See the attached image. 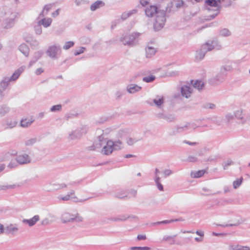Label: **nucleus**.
<instances>
[{
    "label": "nucleus",
    "mask_w": 250,
    "mask_h": 250,
    "mask_svg": "<svg viewBox=\"0 0 250 250\" xmlns=\"http://www.w3.org/2000/svg\"><path fill=\"white\" fill-rule=\"evenodd\" d=\"M122 143L118 141L114 143L111 140H108L106 143V145L104 146L102 151L104 154L108 155L111 154L113 149H118L121 148Z\"/></svg>",
    "instance_id": "1"
},
{
    "label": "nucleus",
    "mask_w": 250,
    "mask_h": 250,
    "mask_svg": "<svg viewBox=\"0 0 250 250\" xmlns=\"http://www.w3.org/2000/svg\"><path fill=\"white\" fill-rule=\"evenodd\" d=\"M166 21L165 17L163 13H159L157 16L154 27L156 30L161 29L164 25Z\"/></svg>",
    "instance_id": "2"
},
{
    "label": "nucleus",
    "mask_w": 250,
    "mask_h": 250,
    "mask_svg": "<svg viewBox=\"0 0 250 250\" xmlns=\"http://www.w3.org/2000/svg\"><path fill=\"white\" fill-rule=\"evenodd\" d=\"M62 221L63 223L69 222L74 220L76 221H82V218L78 215L75 216L74 215L68 213H64L62 216Z\"/></svg>",
    "instance_id": "3"
},
{
    "label": "nucleus",
    "mask_w": 250,
    "mask_h": 250,
    "mask_svg": "<svg viewBox=\"0 0 250 250\" xmlns=\"http://www.w3.org/2000/svg\"><path fill=\"white\" fill-rule=\"evenodd\" d=\"M145 13L147 17H152L157 13V8L155 6L151 5L146 9Z\"/></svg>",
    "instance_id": "4"
},
{
    "label": "nucleus",
    "mask_w": 250,
    "mask_h": 250,
    "mask_svg": "<svg viewBox=\"0 0 250 250\" xmlns=\"http://www.w3.org/2000/svg\"><path fill=\"white\" fill-rule=\"evenodd\" d=\"M40 219L38 215H35L30 219H24L23 220V223L27 224L29 226L34 225L37 221Z\"/></svg>",
    "instance_id": "5"
},
{
    "label": "nucleus",
    "mask_w": 250,
    "mask_h": 250,
    "mask_svg": "<svg viewBox=\"0 0 250 250\" xmlns=\"http://www.w3.org/2000/svg\"><path fill=\"white\" fill-rule=\"evenodd\" d=\"M181 93L183 96L188 98L191 93V90L189 87L188 86H184L182 87Z\"/></svg>",
    "instance_id": "6"
},
{
    "label": "nucleus",
    "mask_w": 250,
    "mask_h": 250,
    "mask_svg": "<svg viewBox=\"0 0 250 250\" xmlns=\"http://www.w3.org/2000/svg\"><path fill=\"white\" fill-rule=\"evenodd\" d=\"M17 162L21 164H23L30 162L28 155H21L17 158Z\"/></svg>",
    "instance_id": "7"
},
{
    "label": "nucleus",
    "mask_w": 250,
    "mask_h": 250,
    "mask_svg": "<svg viewBox=\"0 0 250 250\" xmlns=\"http://www.w3.org/2000/svg\"><path fill=\"white\" fill-rule=\"evenodd\" d=\"M52 21L51 18H44L39 22V24L42 25L44 27H47L51 25Z\"/></svg>",
    "instance_id": "8"
},
{
    "label": "nucleus",
    "mask_w": 250,
    "mask_h": 250,
    "mask_svg": "<svg viewBox=\"0 0 250 250\" xmlns=\"http://www.w3.org/2000/svg\"><path fill=\"white\" fill-rule=\"evenodd\" d=\"M34 120L32 118H25L21 120V125L22 127H26L31 125V124L34 122Z\"/></svg>",
    "instance_id": "9"
},
{
    "label": "nucleus",
    "mask_w": 250,
    "mask_h": 250,
    "mask_svg": "<svg viewBox=\"0 0 250 250\" xmlns=\"http://www.w3.org/2000/svg\"><path fill=\"white\" fill-rule=\"evenodd\" d=\"M104 3L102 1H97L91 5L90 9L92 11H95L98 8L104 6Z\"/></svg>",
    "instance_id": "10"
},
{
    "label": "nucleus",
    "mask_w": 250,
    "mask_h": 250,
    "mask_svg": "<svg viewBox=\"0 0 250 250\" xmlns=\"http://www.w3.org/2000/svg\"><path fill=\"white\" fill-rule=\"evenodd\" d=\"M57 51V48L56 46H53L48 49L47 51L48 55L49 57L51 58L55 57Z\"/></svg>",
    "instance_id": "11"
},
{
    "label": "nucleus",
    "mask_w": 250,
    "mask_h": 250,
    "mask_svg": "<svg viewBox=\"0 0 250 250\" xmlns=\"http://www.w3.org/2000/svg\"><path fill=\"white\" fill-rule=\"evenodd\" d=\"M220 2V0H206V3L208 5L216 7L219 6Z\"/></svg>",
    "instance_id": "12"
},
{
    "label": "nucleus",
    "mask_w": 250,
    "mask_h": 250,
    "mask_svg": "<svg viewBox=\"0 0 250 250\" xmlns=\"http://www.w3.org/2000/svg\"><path fill=\"white\" fill-rule=\"evenodd\" d=\"M191 83L192 84H193V86L195 88H196L198 89H200L202 88L204 85L202 82L198 80H196L195 82H194L193 81H191Z\"/></svg>",
    "instance_id": "13"
},
{
    "label": "nucleus",
    "mask_w": 250,
    "mask_h": 250,
    "mask_svg": "<svg viewBox=\"0 0 250 250\" xmlns=\"http://www.w3.org/2000/svg\"><path fill=\"white\" fill-rule=\"evenodd\" d=\"M23 69L22 68H21L20 69H19L17 71H16L10 78V80L14 81L17 79L20 75V74L23 72Z\"/></svg>",
    "instance_id": "14"
},
{
    "label": "nucleus",
    "mask_w": 250,
    "mask_h": 250,
    "mask_svg": "<svg viewBox=\"0 0 250 250\" xmlns=\"http://www.w3.org/2000/svg\"><path fill=\"white\" fill-rule=\"evenodd\" d=\"M20 50L25 55L27 56L29 53V48L28 46L25 44H22L20 46Z\"/></svg>",
    "instance_id": "15"
},
{
    "label": "nucleus",
    "mask_w": 250,
    "mask_h": 250,
    "mask_svg": "<svg viewBox=\"0 0 250 250\" xmlns=\"http://www.w3.org/2000/svg\"><path fill=\"white\" fill-rule=\"evenodd\" d=\"M156 52L155 49L152 47H148L146 48V54L147 57H150L155 54Z\"/></svg>",
    "instance_id": "16"
},
{
    "label": "nucleus",
    "mask_w": 250,
    "mask_h": 250,
    "mask_svg": "<svg viewBox=\"0 0 250 250\" xmlns=\"http://www.w3.org/2000/svg\"><path fill=\"white\" fill-rule=\"evenodd\" d=\"M141 87L138 86V85H130L128 88V91L129 93H134L136 91H138L141 89Z\"/></svg>",
    "instance_id": "17"
},
{
    "label": "nucleus",
    "mask_w": 250,
    "mask_h": 250,
    "mask_svg": "<svg viewBox=\"0 0 250 250\" xmlns=\"http://www.w3.org/2000/svg\"><path fill=\"white\" fill-rule=\"evenodd\" d=\"M206 172V170H201L193 173L192 175L194 178H199L203 176Z\"/></svg>",
    "instance_id": "18"
},
{
    "label": "nucleus",
    "mask_w": 250,
    "mask_h": 250,
    "mask_svg": "<svg viewBox=\"0 0 250 250\" xmlns=\"http://www.w3.org/2000/svg\"><path fill=\"white\" fill-rule=\"evenodd\" d=\"M164 99L163 97L158 96L154 100V103L158 106L163 104Z\"/></svg>",
    "instance_id": "19"
},
{
    "label": "nucleus",
    "mask_w": 250,
    "mask_h": 250,
    "mask_svg": "<svg viewBox=\"0 0 250 250\" xmlns=\"http://www.w3.org/2000/svg\"><path fill=\"white\" fill-rule=\"evenodd\" d=\"M196 233L197 234H198V235H199L200 237L199 238H198V237L195 238V240L197 242H201V241H203V237L204 236V232L203 231H198H198H196Z\"/></svg>",
    "instance_id": "20"
},
{
    "label": "nucleus",
    "mask_w": 250,
    "mask_h": 250,
    "mask_svg": "<svg viewBox=\"0 0 250 250\" xmlns=\"http://www.w3.org/2000/svg\"><path fill=\"white\" fill-rule=\"evenodd\" d=\"M139 36V34L135 33L134 35H132L129 36L130 41L125 43L124 44H130L133 42V41L135 39L136 37H138Z\"/></svg>",
    "instance_id": "21"
},
{
    "label": "nucleus",
    "mask_w": 250,
    "mask_h": 250,
    "mask_svg": "<svg viewBox=\"0 0 250 250\" xmlns=\"http://www.w3.org/2000/svg\"><path fill=\"white\" fill-rule=\"evenodd\" d=\"M52 7L53 5L51 4L45 5L42 10V13L45 14H47L50 10L52 9Z\"/></svg>",
    "instance_id": "22"
},
{
    "label": "nucleus",
    "mask_w": 250,
    "mask_h": 250,
    "mask_svg": "<svg viewBox=\"0 0 250 250\" xmlns=\"http://www.w3.org/2000/svg\"><path fill=\"white\" fill-rule=\"evenodd\" d=\"M74 195V192H72L70 193V194L67 195L65 196H64L63 197H62L60 198L61 200H64V201H67L68 200L71 198H73V195Z\"/></svg>",
    "instance_id": "23"
},
{
    "label": "nucleus",
    "mask_w": 250,
    "mask_h": 250,
    "mask_svg": "<svg viewBox=\"0 0 250 250\" xmlns=\"http://www.w3.org/2000/svg\"><path fill=\"white\" fill-rule=\"evenodd\" d=\"M242 180H243V178H241L239 179H237V180H235V181H234L233 185V187L235 188H238L241 184Z\"/></svg>",
    "instance_id": "24"
},
{
    "label": "nucleus",
    "mask_w": 250,
    "mask_h": 250,
    "mask_svg": "<svg viewBox=\"0 0 250 250\" xmlns=\"http://www.w3.org/2000/svg\"><path fill=\"white\" fill-rule=\"evenodd\" d=\"M155 79V77L154 76H150L148 77H146L143 78L144 81L149 83L153 81Z\"/></svg>",
    "instance_id": "25"
},
{
    "label": "nucleus",
    "mask_w": 250,
    "mask_h": 250,
    "mask_svg": "<svg viewBox=\"0 0 250 250\" xmlns=\"http://www.w3.org/2000/svg\"><path fill=\"white\" fill-rule=\"evenodd\" d=\"M74 45V42H67L65 43V45L63 46V49H68L71 47L73 46Z\"/></svg>",
    "instance_id": "26"
},
{
    "label": "nucleus",
    "mask_w": 250,
    "mask_h": 250,
    "mask_svg": "<svg viewBox=\"0 0 250 250\" xmlns=\"http://www.w3.org/2000/svg\"><path fill=\"white\" fill-rule=\"evenodd\" d=\"M7 230L10 232H14L18 230L17 228L12 225L7 227Z\"/></svg>",
    "instance_id": "27"
},
{
    "label": "nucleus",
    "mask_w": 250,
    "mask_h": 250,
    "mask_svg": "<svg viewBox=\"0 0 250 250\" xmlns=\"http://www.w3.org/2000/svg\"><path fill=\"white\" fill-rule=\"evenodd\" d=\"M183 220H184V219H183L182 218H180V219H176V220H170L163 221L161 222V223L167 224V223H170L171 222H174V221H183Z\"/></svg>",
    "instance_id": "28"
},
{
    "label": "nucleus",
    "mask_w": 250,
    "mask_h": 250,
    "mask_svg": "<svg viewBox=\"0 0 250 250\" xmlns=\"http://www.w3.org/2000/svg\"><path fill=\"white\" fill-rule=\"evenodd\" d=\"M155 181L157 184V186L158 189L160 190H163V187L162 185L159 183V177L157 178L155 180Z\"/></svg>",
    "instance_id": "29"
},
{
    "label": "nucleus",
    "mask_w": 250,
    "mask_h": 250,
    "mask_svg": "<svg viewBox=\"0 0 250 250\" xmlns=\"http://www.w3.org/2000/svg\"><path fill=\"white\" fill-rule=\"evenodd\" d=\"M61 109V105L60 104H58V105L53 106L51 108V110L52 111H55L57 110H60Z\"/></svg>",
    "instance_id": "30"
},
{
    "label": "nucleus",
    "mask_w": 250,
    "mask_h": 250,
    "mask_svg": "<svg viewBox=\"0 0 250 250\" xmlns=\"http://www.w3.org/2000/svg\"><path fill=\"white\" fill-rule=\"evenodd\" d=\"M235 250H250V249L247 246H238Z\"/></svg>",
    "instance_id": "31"
},
{
    "label": "nucleus",
    "mask_w": 250,
    "mask_h": 250,
    "mask_svg": "<svg viewBox=\"0 0 250 250\" xmlns=\"http://www.w3.org/2000/svg\"><path fill=\"white\" fill-rule=\"evenodd\" d=\"M184 5V1L183 0H178L176 4V6L177 8H180L183 6Z\"/></svg>",
    "instance_id": "32"
},
{
    "label": "nucleus",
    "mask_w": 250,
    "mask_h": 250,
    "mask_svg": "<svg viewBox=\"0 0 250 250\" xmlns=\"http://www.w3.org/2000/svg\"><path fill=\"white\" fill-rule=\"evenodd\" d=\"M137 239L139 240H145L146 239V236L145 234H139L137 236Z\"/></svg>",
    "instance_id": "33"
},
{
    "label": "nucleus",
    "mask_w": 250,
    "mask_h": 250,
    "mask_svg": "<svg viewBox=\"0 0 250 250\" xmlns=\"http://www.w3.org/2000/svg\"><path fill=\"white\" fill-rule=\"evenodd\" d=\"M148 0H140V3L142 4L143 6H145L148 4Z\"/></svg>",
    "instance_id": "34"
},
{
    "label": "nucleus",
    "mask_w": 250,
    "mask_h": 250,
    "mask_svg": "<svg viewBox=\"0 0 250 250\" xmlns=\"http://www.w3.org/2000/svg\"><path fill=\"white\" fill-rule=\"evenodd\" d=\"M43 69L42 68H38L36 69L35 71V73L36 75H40L42 74L43 72Z\"/></svg>",
    "instance_id": "35"
},
{
    "label": "nucleus",
    "mask_w": 250,
    "mask_h": 250,
    "mask_svg": "<svg viewBox=\"0 0 250 250\" xmlns=\"http://www.w3.org/2000/svg\"><path fill=\"white\" fill-rule=\"evenodd\" d=\"M139 249L141 250H150V248L147 247H135L132 248V249Z\"/></svg>",
    "instance_id": "36"
},
{
    "label": "nucleus",
    "mask_w": 250,
    "mask_h": 250,
    "mask_svg": "<svg viewBox=\"0 0 250 250\" xmlns=\"http://www.w3.org/2000/svg\"><path fill=\"white\" fill-rule=\"evenodd\" d=\"M135 143V141L131 138H129L127 140V143L129 145H132Z\"/></svg>",
    "instance_id": "37"
},
{
    "label": "nucleus",
    "mask_w": 250,
    "mask_h": 250,
    "mask_svg": "<svg viewBox=\"0 0 250 250\" xmlns=\"http://www.w3.org/2000/svg\"><path fill=\"white\" fill-rule=\"evenodd\" d=\"M84 50H85V48L84 47H81L80 48V51H79V52H75V54L76 55H78L79 54H80L81 53H83L84 52Z\"/></svg>",
    "instance_id": "38"
},
{
    "label": "nucleus",
    "mask_w": 250,
    "mask_h": 250,
    "mask_svg": "<svg viewBox=\"0 0 250 250\" xmlns=\"http://www.w3.org/2000/svg\"><path fill=\"white\" fill-rule=\"evenodd\" d=\"M59 14V9L57 10L55 12L52 13V16L55 17Z\"/></svg>",
    "instance_id": "39"
},
{
    "label": "nucleus",
    "mask_w": 250,
    "mask_h": 250,
    "mask_svg": "<svg viewBox=\"0 0 250 250\" xmlns=\"http://www.w3.org/2000/svg\"><path fill=\"white\" fill-rule=\"evenodd\" d=\"M3 231V227L2 225L0 224V234Z\"/></svg>",
    "instance_id": "40"
},
{
    "label": "nucleus",
    "mask_w": 250,
    "mask_h": 250,
    "mask_svg": "<svg viewBox=\"0 0 250 250\" xmlns=\"http://www.w3.org/2000/svg\"><path fill=\"white\" fill-rule=\"evenodd\" d=\"M171 172L170 171V170H166L165 171V173L166 174V175H169L170 174Z\"/></svg>",
    "instance_id": "41"
},
{
    "label": "nucleus",
    "mask_w": 250,
    "mask_h": 250,
    "mask_svg": "<svg viewBox=\"0 0 250 250\" xmlns=\"http://www.w3.org/2000/svg\"><path fill=\"white\" fill-rule=\"evenodd\" d=\"M215 107V105L213 104H210V106H209V108H213Z\"/></svg>",
    "instance_id": "42"
},
{
    "label": "nucleus",
    "mask_w": 250,
    "mask_h": 250,
    "mask_svg": "<svg viewBox=\"0 0 250 250\" xmlns=\"http://www.w3.org/2000/svg\"><path fill=\"white\" fill-rule=\"evenodd\" d=\"M4 168V167L3 166H1L0 167V171H1L2 170H3Z\"/></svg>",
    "instance_id": "43"
},
{
    "label": "nucleus",
    "mask_w": 250,
    "mask_h": 250,
    "mask_svg": "<svg viewBox=\"0 0 250 250\" xmlns=\"http://www.w3.org/2000/svg\"><path fill=\"white\" fill-rule=\"evenodd\" d=\"M186 143H187V144H188L189 145H190L195 144V143H188V142H186Z\"/></svg>",
    "instance_id": "44"
},
{
    "label": "nucleus",
    "mask_w": 250,
    "mask_h": 250,
    "mask_svg": "<svg viewBox=\"0 0 250 250\" xmlns=\"http://www.w3.org/2000/svg\"><path fill=\"white\" fill-rule=\"evenodd\" d=\"M130 156H131V155H127L126 157L128 158L129 157H130Z\"/></svg>",
    "instance_id": "45"
},
{
    "label": "nucleus",
    "mask_w": 250,
    "mask_h": 250,
    "mask_svg": "<svg viewBox=\"0 0 250 250\" xmlns=\"http://www.w3.org/2000/svg\"><path fill=\"white\" fill-rule=\"evenodd\" d=\"M196 1H198V2H199L201 0H195Z\"/></svg>",
    "instance_id": "46"
},
{
    "label": "nucleus",
    "mask_w": 250,
    "mask_h": 250,
    "mask_svg": "<svg viewBox=\"0 0 250 250\" xmlns=\"http://www.w3.org/2000/svg\"><path fill=\"white\" fill-rule=\"evenodd\" d=\"M126 14H124V15H123V16H126Z\"/></svg>",
    "instance_id": "47"
},
{
    "label": "nucleus",
    "mask_w": 250,
    "mask_h": 250,
    "mask_svg": "<svg viewBox=\"0 0 250 250\" xmlns=\"http://www.w3.org/2000/svg\"><path fill=\"white\" fill-rule=\"evenodd\" d=\"M9 167H13V166H11L10 165H9Z\"/></svg>",
    "instance_id": "48"
},
{
    "label": "nucleus",
    "mask_w": 250,
    "mask_h": 250,
    "mask_svg": "<svg viewBox=\"0 0 250 250\" xmlns=\"http://www.w3.org/2000/svg\"><path fill=\"white\" fill-rule=\"evenodd\" d=\"M188 233H192V232H190V231H187Z\"/></svg>",
    "instance_id": "49"
}]
</instances>
